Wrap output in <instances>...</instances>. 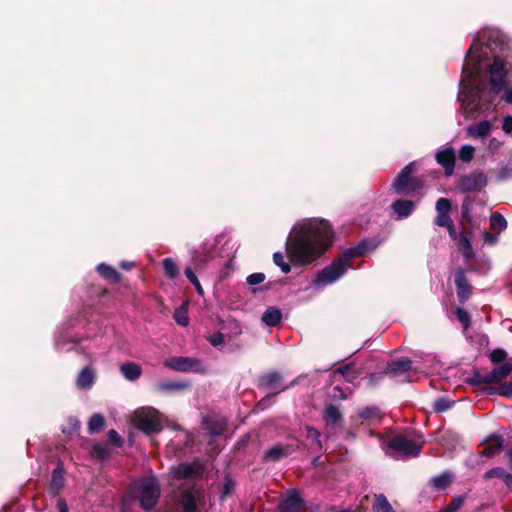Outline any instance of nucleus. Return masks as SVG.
<instances>
[{"label":"nucleus","instance_id":"nucleus-4","mask_svg":"<svg viewBox=\"0 0 512 512\" xmlns=\"http://www.w3.org/2000/svg\"><path fill=\"white\" fill-rule=\"evenodd\" d=\"M424 442H415L403 435L391 438L385 445L386 453L395 458L416 457L420 454Z\"/></svg>","mask_w":512,"mask_h":512},{"label":"nucleus","instance_id":"nucleus-18","mask_svg":"<svg viewBox=\"0 0 512 512\" xmlns=\"http://www.w3.org/2000/svg\"><path fill=\"white\" fill-rule=\"evenodd\" d=\"M392 210L399 219L406 218L413 212L415 204L411 200L398 199L392 204Z\"/></svg>","mask_w":512,"mask_h":512},{"label":"nucleus","instance_id":"nucleus-26","mask_svg":"<svg viewBox=\"0 0 512 512\" xmlns=\"http://www.w3.org/2000/svg\"><path fill=\"white\" fill-rule=\"evenodd\" d=\"M291 453L289 447L276 445L265 452V459L268 461H277Z\"/></svg>","mask_w":512,"mask_h":512},{"label":"nucleus","instance_id":"nucleus-55","mask_svg":"<svg viewBox=\"0 0 512 512\" xmlns=\"http://www.w3.org/2000/svg\"><path fill=\"white\" fill-rule=\"evenodd\" d=\"M107 437L110 443L114 444L117 447H121L123 444V440L121 436L113 429L109 430L107 433Z\"/></svg>","mask_w":512,"mask_h":512},{"label":"nucleus","instance_id":"nucleus-49","mask_svg":"<svg viewBox=\"0 0 512 512\" xmlns=\"http://www.w3.org/2000/svg\"><path fill=\"white\" fill-rule=\"evenodd\" d=\"M436 211L438 214L449 213L451 210V202L447 198H440L436 202Z\"/></svg>","mask_w":512,"mask_h":512},{"label":"nucleus","instance_id":"nucleus-44","mask_svg":"<svg viewBox=\"0 0 512 512\" xmlns=\"http://www.w3.org/2000/svg\"><path fill=\"white\" fill-rule=\"evenodd\" d=\"M273 261L275 265H277L283 273H289L291 271L290 264L284 261V256L280 252H276L273 254Z\"/></svg>","mask_w":512,"mask_h":512},{"label":"nucleus","instance_id":"nucleus-42","mask_svg":"<svg viewBox=\"0 0 512 512\" xmlns=\"http://www.w3.org/2000/svg\"><path fill=\"white\" fill-rule=\"evenodd\" d=\"M475 148L471 145H463L459 150V159L468 163L474 158Z\"/></svg>","mask_w":512,"mask_h":512},{"label":"nucleus","instance_id":"nucleus-19","mask_svg":"<svg viewBox=\"0 0 512 512\" xmlns=\"http://www.w3.org/2000/svg\"><path fill=\"white\" fill-rule=\"evenodd\" d=\"M306 439L309 441V449L313 452H321L324 447L321 440V434L318 429L313 426H306Z\"/></svg>","mask_w":512,"mask_h":512},{"label":"nucleus","instance_id":"nucleus-28","mask_svg":"<svg viewBox=\"0 0 512 512\" xmlns=\"http://www.w3.org/2000/svg\"><path fill=\"white\" fill-rule=\"evenodd\" d=\"M64 483V470L61 465H58L52 474L51 489L54 494H58L62 489Z\"/></svg>","mask_w":512,"mask_h":512},{"label":"nucleus","instance_id":"nucleus-5","mask_svg":"<svg viewBox=\"0 0 512 512\" xmlns=\"http://www.w3.org/2000/svg\"><path fill=\"white\" fill-rule=\"evenodd\" d=\"M415 172L414 163L406 165L393 183V189L400 195H413L422 188L419 180L412 177Z\"/></svg>","mask_w":512,"mask_h":512},{"label":"nucleus","instance_id":"nucleus-45","mask_svg":"<svg viewBox=\"0 0 512 512\" xmlns=\"http://www.w3.org/2000/svg\"><path fill=\"white\" fill-rule=\"evenodd\" d=\"M455 315L457 320L462 324L463 328L466 330L470 326L469 313L462 308H457L455 310Z\"/></svg>","mask_w":512,"mask_h":512},{"label":"nucleus","instance_id":"nucleus-47","mask_svg":"<svg viewBox=\"0 0 512 512\" xmlns=\"http://www.w3.org/2000/svg\"><path fill=\"white\" fill-rule=\"evenodd\" d=\"M56 347H57L60 351H68V350L73 349V348H79V349H83V353H84L87 357H91V356H92V353L87 352V351H84V347H83V346H81L79 343H75V342H73L71 347H66L65 342H63L60 338H57V339H56Z\"/></svg>","mask_w":512,"mask_h":512},{"label":"nucleus","instance_id":"nucleus-16","mask_svg":"<svg viewBox=\"0 0 512 512\" xmlns=\"http://www.w3.org/2000/svg\"><path fill=\"white\" fill-rule=\"evenodd\" d=\"M511 372L512 362H504L500 366L495 367L491 372L487 373L488 378L483 379V381H490V384H500L511 374Z\"/></svg>","mask_w":512,"mask_h":512},{"label":"nucleus","instance_id":"nucleus-36","mask_svg":"<svg viewBox=\"0 0 512 512\" xmlns=\"http://www.w3.org/2000/svg\"><path fill=\"white\" fill-rule=\"evenodd\" d=\"M280 379H281V376H280L278 373H276V372L269 373V374H267V375L264 377V380H265V386H266L268 389L273 390V391H276V392L282 391V390H284L286 387L279 388V382H280Z\"/></svg>","mask_w":512,"mask_h":512},{"label":"nucleus","instance_id":"nucleus-56","mask_svg":"<svg viewBox=\"0 0 512 512\" xmlns=\"http://www.w3.org/2000/svg\"><path fill=\"white\" fill-rule=\"evenodd\" d=\"M92 453L94 456H96L100 459H105L109 455V452H108V449L106 448V446L99 445V444L93 446Z\"/></svg>","mask_w":512,"mask_h":512},{"label":"nucleus","instance_id":"nucleus-11","mask_svg":"<svg viewBox=\"0 0 512 512\" xmlns=\"http://www.w3.org/2000/svg\"><path fill=\"white\" fill-rule=\"evenodd\" d=\"M379 245V241L376 239H364L359 242L355 247H351L345 250L343 253L345 257L351 262L354 258L365 256L370 252L374 251Z\"/></svg>","mask_w":512,"mask_h":512},{"label":"nucleus","instance_id":"nucleus-60","mask_svg":"<svg viewBox=\"0 0 512 512\" xmlns=\"http://www.w3.org/2000/svg\"><path fill=\"white\" fill-rule=\"evenodd\" d=\"M485 378H488V374L476 373L471 380V383L473 385L490 384V381H483Z\"/></svg>","mask_w":512,"mask_h":512},{"label":"nucleus","instance_id":"nucleus-32","mask_svg":"<svg viewBox=\"0 0 512 512\" xmlns=\"http://www.w3.org/2000/svg\"><path fill=\"white\" fill-rule=\"evenodd\" d=\"M357 415L361 419H365V420H374L375 419V420H377V419L380 418L381 413H380V410H379L378 407H376V406H369V407H364V408L358 409Z\"/></svg>","mask_w":512,"mask_h":512},{"label":"nucleus","instance_id":"nucleus-24","mask_svg":"<svg viewBox=\"0 0 512 512\" xmlns=\"http://www.w3.org/2000/svg\"><path fill=\"white\" fill-rule=\"evenodd\" d=\"M162 269L165 275L171 280H175L180 277V267L172 258H165L162 260Z\"/></svg>","mask_w":512,"mask_h":512},{"label":"nucleus","instance_id":"nucleus-34","mask_svg":"<svg viewBox=\"0 0 512 512\" xmlns=\"http://www.w3.org/2000/svg\"><path fill=\"white\" fill-rule=\"evenodd\" d=\"M188 303H183L176 311L174 312V319L176 323L180 326L186 327L189 324L188 317Z\"/></svg>","mask_w":512,"mask_h":512},{"label":"nucleus","instance_id":"nucleus-10","mask_svg":"<svg viewBox=\"0 0 512 512\" xmlns=\"http://www.w3.org/2000/svg\"><path fill=\"white\" fill-rule=\"evenodd\" d=\"M487 184V179L482 172H472L468 175H464L459 180V189L462 192H474L479 191Z\"/></svg>","mask_w":512,"mask_h":512},{"label":"nucleus","instance_id":"nucleus-40","mask_svg":"<svg viewBox=\"0 0 512 512\" xmlns=\"http://www.w3.org/2000/svg\"><path fill=\"white\" fill-rule=\"evenodd\" d=\"M490 224L493 230L502 231L507 227L506 219L499 213H493L490 217Z\"/></svg>","mask_w":512,"mask_h":512},{"label":"nucleus","instance_id":"nucleus-41","mask_svg":"<svg viewBox=\"0 0 512 512\" xmlns=\"http://www.w3.org/2000/svg\"><path fill=\"white\" fill-rule=\"evenodd\" d=\"M185 272V275L187 277V279L194 285L197 293L199 295H203L204 291H203V288L196 276V274L194 273L193 269L191 266H187L184 270Z\"/></svg>","mask_w":512,"mask_h":512},{"label":"nucleus","instance_id":"nucleus-15","mask_svg":"<svg viewBox=\"0 0 512 512\" xmlns=\"http://www.w3.org/2000/svg\"><path fill=\"white\" fill-rule=\"evenodd\" d=\"M96 381V372L90 367H84L76 378V386L81 390H89L93 387Z\"/></svg>","mask_w":512,"mask_h":512},{"label":"nucleus","instance_id":"nucleus-22","mask_svg":"<svg viewBox=\"0 0 512 512\" xmlns=\"http://www.w3.org/2000/svg\"><path fill=\"white\" fill-rule=\"evenodd\" d=\"M489 444L481 451V456L492 457L502 449L503 441L501 437L492 435L488 438Z\"/></svg>","mask_w":512,"mask_h":512},{"label":"nucleus","instance_id":"nucleus-25","mask_svg":"<svg viewBox=\"0 0 512 512\" xmlns=\"http://www.w3.org/2000/svg\"><path fill=\"white\" fill-rule=\"evenodd\" d=\"M226 422L222 419L207 418L205 420V428L212 436H219L223 433Z\"/></svg>","mask_w":512,"mask_h":512},{"label":"nucleus","instance_id":"nucleus-46","mask_svg":"<svg viewBox=\"0 0 512 512\" xmlns=\"http://www.w3.org/2000/svg\"><path fill=\"white\" fill-rule=\"evenodd\" d=\"M187 386H189V384L187 382L170 381V382L162 383V390L172 392V391L181 390L183 388H186Z\"/></svg>","mask_w":512,"mask_h":512},{"label":"nucleus","instance_id":"nucleus-64","mask_svg":"<svg viewBox=\"0 0 512 512\" xmlns=\"http://www.w3.org/2000/svg\"><path fill=\"white\" fill-rule=\"evenodd\" d=\"M57 507L59 509V512H68V506L64 499L59 498L57 502Z\"/></svg>","mask_w":512,"mask_h":512},{"label":"nucleus","instance_id":"nucleus-39","mask_svg":"<svg viewBox=\"0 0 512 512\" xmlns=\"http://www.w3.org/2000/svg\"><path fill=\"white\" fill-rule=\"evenodd\" d=\"M104 426V417L101 414H94L89 422L88 429L90 433L100 431Z\"/></svg>","mask_w":512,"mask_h":512},{"label":"nucleus","instance_id":"nucleus-57","mask_svg":"<svg viewBox=\"0 0 512 512\" xmlns=\"http://www.w3.org/2000/svg\"><path fill=\"white\" fill-rule=\"evenodd\" d=\"M233 489H234L233 480L231 478H225L224 483H223L221 498L223 499L226 496H228L232 492Z\"/></svg>","mask_w":512,"mask_h":512},{"label":"nucleus","instance_id":"nucleus-51","mask_svg":"<svg viewBox=\"0 0 512 512\" xmlns=\"http://www.w3.org/2000/svg\"><path fill=\"white\" fill-rule=\"evenodd\" d=\"M452 223H453V221H452L449 213L438 214L437 217L435 218V224L440 227L446 228L447 226H449Z\"/></svg>","mask_w":512,"mask_h":512},{"label":"nucleus","instance_id":"nucleus-35","mask_svg":"<svg viewBox=\"0 0 512 512\" xmlns=\"http://www.w3.org/2000/svg\"><path fill=\"white\" fill-rule=\"evenodd\" d=\"M488 394H499L504 397H512V382L500 383L497 387L487 389Z\"/></svg>","mask_w":512,"mask_h":512},{"label":"nucleus","instance_id":"nucleus-7","mask_svg":"<svg viewBox=\"0 0 512 512\" xmlns=\"http://www.w3.org/2000/svg\"><path fill=\"white\" fill-rule=\"evenodd\" d=\"M165 365L180 372L204 373L206 371L200 360L191 357H172L166 360Z\"/></svg>","mask_w":512,"mask_h":512},{"label":"nucleus","instance_id":"nucleus-29","mask_svg":"<svg viewBox=\"0 0 512 512\" xmlns=\"http://www.w3.org/2000/svg\"><path fill=\"white\" fill-rule=\"evenodd\" d=\"M209 253L205 247L197 248L193 250L191 255L192 265L195 268L203 266L209 260Z\"/></svg>","mask_w":512,"mask_h":512},{"label":"nucleus","instance_id":"nucleus-13","mask_svg":"<svg viewBox=\"0 0 512 512\" xmlns=\"http://www.w3.org/2000/svg\"><path fill=\"white\" fill-rule=\"evenodd\" d=\"M202 466L198 462L182 463L172 469L176 478L192 479L201 473Z\"/></svg>","mask_w":512,"mask_h":512},{"label":"nucleus","instance_id":"nucleus-2","mask_svg":"<svg viewBox=\"0 0 512 512\" xmlns=\"http://www.w3.org/2000/svg\"><path fill=\"white\" fill-rule=\"evenodd\" d=\"M334 233L324 219L311 218L296 223L287 239L286 252L298 265H308L318 259L332 244Z\"/></svg>","mask_w":512,"mask_h":512},{"label":"nucleus","instance_id":"nucleus-20","mask_svg":"<svg viewBox=\"0 0 512 512\" xmlns=\"http://www.w3.org/2000/svg\"><path fill=\"white\" fill-rule=\"evenodd\" d=\"M119 369L123 377L128 381H135L142 374L141 367L134 362L123 363L120 365Z\"/></svg>","mask_w":512,"mask_h":512},{"label":"nucleus","instance_id":"nucleus-62","mask_svg":"<svg viewBox=\"0 0 512 512\" xmlns=\"http://www.w3.org/2000/svg\"><path fill=\"white\" fill-rule=\"evenodd\" d=\"M483 240L486 244H489V245H494L497 240H498V236L495 235V234H491V233H488V232H485L483 234Z\"/></svg>","mask_w":512,"mask_h":512},{"label":"nucleus","instance_id":"nucleus-61","mask_svg":"<svg viewBox=\"0 0 512 512\" xmlns=\"http://www.w3.org/2000/svg\"><path fill=\"white\" fill-rule=\"evenodd\" d=\"M502 129L506 134L512 133V116H507L504 118Z\"/></svg>","mask_w":512,"mask_h":512},{"label":"nucleus","instance_id":"nucleus-27","mask_svg":"<svg viewBox=\"0 0 512 512\" xmlns=\"http://www.w3.org/2000/svg\"><path fill=\"white\" fill-rule=\"evenodd\" d=\"M412 368V361L408 358H402L399 360L392 361L388 364L386 372L398 373L405 372Z\"/></svg>","mask_w":512,"mask_h":512},{"label":"nucleus","instance_id":"nucleus-48","mask_svg":"<svg viewBox=\"0 0 512 512\" xmlns=\"http://www.w3.org/2000/svg\"><path fill=\"white\" fill-rule=\"evenodd\" d=\"M464 501V496H457L453 498L451 503L445 509V512H457L463 506Z\"/></svg>","mask_w":512,"mask_h":512},{"label":"nucleus","instance_id":"nucleus-54","mask_svg":"<svg viewBox=\"0 0 512 512\" xmlns=\"http://www.w3.org/2000/svg\"><path fill=\"white\" fill-rule=\"evenodd\" d=\"M264 280H265V274L261 273V272L252 273L246 279L247 283L252 286L258 285V284L262 283Z\"/></svg>","mask_w":512,"mask_h":512},{"label":"nucleus","instance_id":"nucleus-43","mask_svg":"<svg viewBox=\"0 0 512 512\" xmlns=\"http://www.w3.org/2000/svg\"><path fill=\"white\" fill-rule=\"evenodd\" d=\"M452 406L453 402L449 401L446 398H438L433 403V409L438 413L445 412L452 408Z\"/></svg>","mask_w":512,"mask_h":512},{"label":"nucleus","instance_id":"nucleus-59","mask_svg":"<svg viewBox=\"0 0 512 512\" xmlns=\"http://www.w3.org/2000/svg\"><path fill=\"white\" fill-rule=\"evenodd\" d=\"M473 201L470 198L464 199L461 206V213L463 217H468V214L472 208Z\"/></svg>","mask_w":512,"mask_h":512},{"label":"nucleus","instance_id":"nucleus-17","mask_svg":"<svg viewBox=\"0 0 512 512\" xmlns=\"http://www.w3.org/2000/svg\"><path fill=\"white\" fill-rule=\"evenodd\" d=\"M322 419L327 426L335 427L341 421L342 413L337 406L327 404L323 409Z\"/></svg>","mask_w":512,"mask_h":512},{"label":"nucleus","instance_id":"nucleus-37","mask_svg":"<svg viewBox=\"0 0 512 512\" xmlns=\"http://www.w3.org/2000/svg\"><path fill=\"white\" fill-rule=\"evenodd\" d=\"M338 372L349 382L354 383L358 379V373L356 372L352 364H346L338 369Z\"/></svg>","mask_w":512,"mask_h":512},{"label":"nucleus","instance_id":"nucleus-31","mask_svg":"<svg viewBox=\"0 0 512 512\" xmlns=\"http://www.w3.org/2000/svg\"><path fill=\"white\" fill-rule=\"evenodd\" d=\"M97 271L105 279H108L112 282H117L120 278L119 273L112 266H109L105 263L99 264L97 266Z\"/></svg>","mask_w":512,"mask_h":512},{"label":"nucleus","instance_id":"nucleus-1","mask_svg":"<svg viewBox=\"0 0 512 512\" xmlns=\"http://www.w3.org/2000/svg\"><path fill=\"white\" fill-rule=\"evenodd\" d=\"M491 52L490 44L481 42L477 36L466 53L458 99L471 117L474 113L491 109L495 96L500 92H503L505 102L512 103V89H507L511 66L498 56L488 64L486 61Z\"/></svg>","mask_w":512,"mask_h":512},{"label":"nucleus","instance_id":"nucleus-30","mask_svg":"<svg viewBox=\"0 0 512 512\" xmlns=\"http://www.w3.org/2000/svg\"><path fill=\"white\" fill-rule=\"evenodd\" d=\"M453 474L445 471L438 476L432 478L431 483L436 489H444L452 483Z\"/></svg>","mask_w":512,"mask_h":512},{"label":"nucleus","instance_id":"nucleus-38","mask_svg":"<svg viewBox=\"0 0 512 512\" xmlns=\"http://www.w3.org/2000/svg\"><path fill=\"white\" fill-rule=\"evenodd\" d=\"M389 507H391V504L384 494L376 495L372 506L373 512H384V510H387Z\"/></svg>","mask_w":512,"mask_h":512},{"label":"nucleus","instance_id":"nucleus-52","mask_svg":"<svg viewBox=\"0 0 512 512\" xmlns=\"http://www.w3.org/2000/svg\"><path fill=\"white\" fill-rule=\"evenodd\" d=\"M497 177L499 180L512 179V161L499 170Z\"/></svg>","mask_w":512,"mask_h":512},{"label":"nucleus","instance_id":"nucleus-12","mask_svg":"<svg viewBox=\"0 0 512 512\" xmlns=\"http://www.w3.org/2000/svg\"><path fill=\"white\" fill-rule=\"evenodd\" d=\"M303 500L296 490L288 491L279 504L281 512H300Z\"/></svg>","mask_w":512,"mask_h":512},{"label":"nucleus","instance_id":"nucleus-8","mask_svg":"<svg viewBox=\"0 0 512 512\" xmlns=\"http://www.w3.org/2000/svg\"><path fill=\"white\" fill-rule=\"evenodd\" d=\"M435 160L444 169L445 176L454 174L456 164V152L450 144L440 146L435 152Z\"/></svg>","mask_w":512,"mask_h":512},{"label":"nucleus","instance_id":"nucleus-6","mask_svg":"<svg viewBox=\"0 0 512 512\" xmlns=\"http://www.w3.org/2000/svg\"><path fill=\"white\" fill-rule=\"evenodd\" d=\"M133 421L145 433L156 431L159 426L158 411L150 407H143L134 412Z\"/></svg>","mask_w":512,"mask_h":512},{"label":"nucleus","instance_id":"nucleus-14","mask_svg":"<svg viewBox=\"0 0 512 512\" xmlns=\"http://www.w3.org/2000/svg\"><path fill=\"white\" fill-rule=\"evenodd\" d=\"M455 285L459 301L465 302L471 294V287L462 268H459L455 273Z\"/></svg>","mask_w":512,"mask_h":512},{"label":"nucleus","instance_id":"nucleus-53","mask_svg":"<svg viewBox=\"0 0 512 512\" xmlns=\"http://www.w3.org/2000/svg\"><path fill=\"white\" fill-rule=\"evenodd\" d=\"M506 356H507V353L503 349H495L490 354V360L493 363L497 364V363L503 362L505 360Z\"/></svg>","mask_w":512,"mask_h":512},{"label":"nucleus","instance_id":"nucleus-23","mask_svg":"<svg viewBox=\"0 0 512 512\" xmlns=\"http://www.w3.org/2000/svg\"><path fill=\"white\" fill-rule=\"evenodd\" d=\"M491 130V124L489 121L484 120L478 123L470 125L467 129L468 134L474 138H480L486 136Z\"/></svg>","mask_w":512,"mask_h":512},{"label":"nucleus","instance_id":"nucleus-3","mask_svg":"<svg viewBox=\"0 0 512 512\" xmlns=\"http://www.w3.org/2000/svg\"><path fill=\"white\" fill-rule=\"evenodd\" d=\"M350 267V261L342 253L340 257L335 259L330 265L322 269L312 282L313 287H324L333 284L340 279Z\"/></svg>","mask_w":512,"mask_h":512},{"label":"nucleus","instance_id":"nucleus-9","mask_svg":"<svg viewBox=\"0 0 512 512\" xmlns=\"http://www.w3.org/2000/svg\"><path fill=\"white\" fill-rule=\"evenodd\" d=\"M199 500V492L185 490L181 493L173 512H200Z\"/></svg>","mask_w":512,"mask_h":512},{"label":"nucleus","instance_id":"nucleus-50","mask_svg":"<svg viewBox=\"0 0 512 512\" xmlns=\"http://www.w3.org/2000/svg\"><path fill=\"white\" fill-rule=\"evenodd\" d=\"M506 473L507 472L502 467H495V468H492V469L486 471L484 474V478L491 479V478L496 477V478H499L502 480L505 477Z\"/></svg>","mask_w":512,"mask_h":512},{"label":"nucleus","instance_id":"nucleus-63","mask_svg":"<svg viewBox=\"0 0 512 512\" xmlns=\"http://www.w3.org/2000/svg\"><path fill=\"white\" fill-rule=\"evenodd\" d=\"M446 228H447V231H448V233H449V236H450L453 240L457 241V240L459 239V236H458V234H457V231H456V228H455V226H454V223L450 224V225H449V226H447Z\"/></svg>","mask_w":512,"mask_h":512},{"label":"nucleus","instance_id":"nucleus-33","mask_svg":"<svg viewBox=\"0 0 512 512\" xmlns=\"http://www.w3.org/2000/svg\"><path fill=\"white\" fill-rule=\"evenodd\" d=\"M457 241L464 258L467 260L471 259L473 257V248L467 236L464 233H461Z\"/></svg>","mask_w":512,"mask_h":512},{"label":"nucleus","instance_id":"nucleus-58","mask_svg":"<svg viewBox=\"0 0 512 512\" xmlns=\"http://www.w3.org/2000/svg\"><path fill=\"white\" fill-rule=\"evenodd\" d=\"M208 340L212 346L218 347L224 343V335L221 332H217L210 335Z\"/></svg>","mask_w":512,"mask_h":512},{"label":"nucleus","instance_id":"nucleus-21","mask_svg":"<svg viewBox=\"0 0 512 512\" xmlns=\"http://www.w3.org/2000/svg\"><path fill=\"white\" fill-rule=\"evenodd\" d=\"M282 320V312L279 308L268 307L262 315V322L268 327L278 325Z\"/></svg>","mask_w":512,"mask_h":512}]
</instances>
